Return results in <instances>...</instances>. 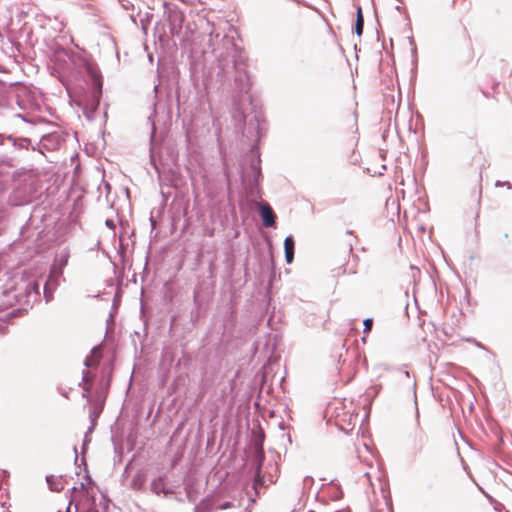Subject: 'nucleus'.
I'll return each instance as SVG.
<instances>
[{"label": "nucleus", "instance_id": "6e6552de", "mask_svg": "<svg viewBox=\"0 0 512 512\" xmlns=\"http://www.w3.org/2000/svg\"><path fill=\"white\" fill-rule=\"evenodd\" d=\"M222 507H223V508H228V507H230V504H229V503H227V504L223 505Z\"/></svg>", "mask_w": 512, "mask_h": 512}, {"label": "nucleus", "instance_id": "f03ea898", "mask_svg": "<svg viewBox=\"0 0 512 512\" xmlns=\"http://www.w3.org/2000/svg\"><path fill=\"white\" fill-rule=\"evenodd\" d=\"M260 214L263 221V226L272 227L275 225V214L268 203L260 204Z\"/></svg>", "mask_w": 512, "mask_h": 512}, {"label": "nucleus", "instance_id": "20e7f679", "mask_svg": "<svg viewBox=\"0 0 512 512\" xmlns=\"http://www.w3.org/2000/svg\"><path fill=\"white\" fill-rule=\"evenodd\" d=\"M363 27H364V18L362 15V10L359 7L357 10V19H356V23H355V32L357 33L358 36L362 35Z\"/></svg>", "mask_w": 512, "mask_h": 512}, {"label": "nucleus", "instance_id": "39448f33", "mask_svg": "<svg viewBox=\"0 0 512 512\" xmlns=\"http://www.w3.org/2000/svg\"><path fill=\"white\" fill-rule=\"evenodd\" d=\"M93 80H94V85L97 89V93L98 94H101V91H102V81H101V78L97 75H94L93 76Z\"/></svg>", "mask_w": 512, "mask_h": 512}, {"label": "nucleus", "instance_id": "1a4fd4ad", "mask_svg": "<svg viewBox=\"0 0 512 512\" xmlns=\"http://www.w3.org/2000/svg\"><path fill=\"white\" fill-rule=\"evenodd\" d=\"M98 353V350L97 349H94L93 350V355H96Z\"/></svg>", "mask_w": 512, "mask_h": 512}, {"label": "nucleus", "instance_id": "0eeeda50", "mask_svg": "<svg viewBox=\"0 0 512 512\" xmlns=\"http://www.w3.org/2000/svg\"><path fill=\"white\" fill-rule=\"evenodd\" d=\"M162 484V480L161 479H158V480H155L153 483H152V487L154 490H157L160 485Z\"/></svg>", "mask_w": 512, "mask_h": 512}, {"label": "nucleus", "instance_id": "f257e3e1", "mask_svg": "<svg viewBox=\"0 0 512 512\" xmlns=\"http://www.w3.org/2000/svg\"><path fill=\"white\" fill-rule=\"evenodd\" d=\"M66 512H98L95 509L94 487L83 483L74 487Z\"/></svg>", "mask_w": 512, "mask_h": 512}, {"label": "nucleus", "instance_id": "9d476101", "mask_svg": "<svg viewBox=\"0 0 512 512\" xmlns=\"http://www.w3.org/2000/svg\"><path fill=\"white\" fill-rule=\"evenodd\" d=\"M87 366H90L91 363H90V360L88 359L87 362H86Z\"/></svg>", "mask_w": 512, "mask_h": 512}, {"label": "nucleus", "instance_id": "423d86ee", "mask_svg": "<svg viewBox=\"0 0 512 512\" xmlns=\"http://www.w3.org/2000/svg\"><path fill=\"white\" fill-rule=\"evenodd\" d=\"M364 324V333L368 334L373 326V320L371 318H367L363 322Z\"/></svg>", "mask_w": 512, "mask_h": 512}, {"label": "nucleus", "instance_id": "7ed1b4c3", "mask_svg": "<svg viewBox=\"0 0 512 512\" xmlns=\"http://www.w3.org/2000/svg\"><path fill=\"white\" fill-rule=\"evenodd\" d=\"M284 250L287 263H292L294 259V240L291 236L285 238Z\"/></svg>", "mask_w": 512, "mask_h": 512}]
</instances>
